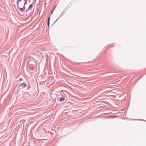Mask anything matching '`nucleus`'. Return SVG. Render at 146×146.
Here are the masks:
<instances>
[{"mask_svg": "<svg viewBox=\"0 0 146 146\" xmlns=\"http://www.w3.org/2000/svg\"><path fill=\"white\" fill-rule=\"evenodd\" d=\"M19 85L22 86L23 87H25L26 86V84L24 83L21 84H19Z\"/></svg>", "mask_w": 146, "mask_h": 146, "instance_id": "obj_1", "label": "nucleus"}, {"mask_svg": "<svg viewBox=\"0 0 146 146\" xmlns=\"http://www.w3.org/2000/svg\"><path fill=\"white\" fill-rule=\"evenodd\" d=\"M18 8L19 9L20 11L22 12L23 11V8H22L20 7H19V6L18 5Z\"/></svg>", "mask_w": 146, "mask_h": 146, "instance_id": "obj_2", "label": "nucleus"}, {"mask_svg": "<svg viewBox=\"0 0 146 146\" xmlns=\"http://www.w3.org/2000/svg\"><path fill=\"white\" fill-rule=\"evenodd\" d=\"M64 100H65L64 98H60V102L62 101H63Z\"/></svg>", "mask_w": 146, "mask_h": 146, "instance_id": "obj_3", "label": "nucleus"}, {"mask_svg": "<svg viewBox=\"0 0 146 146\" xmlns=\"http://www.w3.org/2000/svg\"><path fill=\"white\" fill-rule=\"evenodd\" d=\"M32 7V4H31L29 7V8L30 9Z\"/></svg>", "mask_w": 146, "mask_h": 146, "instance_id": "obj_4", "label": "nucleus"}, {"mask_svg": "<svg viewBox=\"0 0 146 146\" xmlns=\"http://www.w3.org/2000/svg\"><path fill=\"white\" fill-rule=\"evenodd\" d=\"M55 8H54V9H53L52 10V11H51V14H52V12H53V11H54V9Z\"/></svg>", "mask_w": 146, "mask_h": 146, "instance_id": "obj_5", "label": "nucleus"}, {"mask_svg": "<svg viewBox=\"0 0 146 146\" xmlns=\"http://www.w3.org/2000/svg\"><path fill=\"white\" fill-rule=\"evenodd\" d=\"M49 22H47V25H48V27L49 26Z\"/></svg>", "mask_w": 146, "mask_h": 146, "instance_id": "obj_6", "label": "nucleus"}, {"mask_svg": "<svg viewBox=\"0 0 146 146\" xmlns=\"http://www.w3.org/2000/svg\"><path fill=\"white\" fill-rule=\"evenodd\" d=\"M49 19H50V17H49L48 19V22H49Z\"/></svg>", "mask_w": 146, "mask_h": 146, "instance_id": "obj_7", "label": "nucleus"}, {"mask_svg": "<svg viewBox=\"0 0 146 146\" xmlns=\"http://www.w3.org/2000/svg\"><path fill=\"white\" fill-rule=\"evenodd\" d=\"M24 4H24H24H23V7H24Z\"/></svg>", "mask_w": 146, "mask_h": 146, "instance_id": "obj_8", "label": "nucleus"}, {"mask_svg": "<svg viewBox=\"0 0 146 146\" xmlns=\"http://www.w3.org/2000/svg\"><path fill=\"white\" fill-rule=\"evenodd\" d=\"M21 0H19V1H21Z\"/></svg>", "mask_w": 146, "mask_h": 146, "instance_id": "obj_9", "label": "nucleus"}]
</instances>
